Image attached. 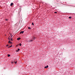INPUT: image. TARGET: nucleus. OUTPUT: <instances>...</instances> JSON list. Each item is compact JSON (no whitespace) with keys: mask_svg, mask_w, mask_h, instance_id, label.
Masks as SVG:
<instances>
[{"mask_svg":"<svg viewBox=\"0 0 75 75\" xmlns=\"http://www.w3.org/2000/svg\"><path fill=\"white\" fill-rule=\"evenodd\" d=\"M20 45V46H21V43H20V45Z\"/></svg>","mask_w":75,"mask_h":75,"instance_id":"obj_13","label":"nucleus"},{"mask_svg":"<svg viewBox=\"0 0 75 75\" xmlns=\"http://www.w3.org/2000/svg\"><path fill=\"white\" fill-rule=\"evenodd\" d=\"M14 63H15L16 64H17V62H14Z\"/></svg>","mask_w":75,"mask_h":75,"instance_id":"obj_6","label":"nucleus"},{"mask_svg":"<svg viewBox=\"0 0 75 75\" xmlns=\"http://www.w3.org/2000/svg\"><path fill=\"white\" fill-rule=\"evenodd\" d=\"M13 5V3H11V4H10V6H12V5Z\"/></svg>","mask_w":75,"mask_h":75,"instance_id":"obj_5","label":"nucleus"},{"mask_svg":"<svg viewBox=\"0 0 75 75\" xmlns=\"http://www.w3.org/2000/svg\"><path fill=\"white\" fill-rule=\"evenodd\" d=\"M8 40H10L11 41H13V38H10H10H8Z\"/></svg>","mask_w":75,"mask_h":75,"instance_id":"obj_1","label":"nucleus"},{"mask_svg":"<svg viewBox=\"0 0 75 75\" xmlns=\"http://www.w3.org/2000/svg\"><path fill=\"white\" fill-rule=\"evenodd\" d=\"M20 39H21V38H17V40H20Z\"/></svg>","mask_w":75,"mask_h":75,"instance_id":"obj_4","label":"nucleus"},{"mask_svg":"<svg viewBox=\"0 0 75 75\" xmlns=\"http://www.w3.org/2000/svg\"><path fill=\"white\" fill-rule=\"evenodd\" d=\"M54 13H57V12H54Z\"/></svg>","mask_w":75,"mask_h":75,"instance_id":"obj_16","label":"nucleus"},{"mask_svg":"<svg viewBox=\"0 0 75 75\" xmlns=\"http://www.w3.org/2000/svg\"><path fill=\"white\" fill-rule=\"evenodd\" d=\"M8 57H10V54H8Z\"/></svg>","mask_w":75,"mask_h":75,"instance_id":"obj_10","label":"nucleus"},{"mask_svg":"<svg viewBox=\"0 0 75 75\" xmlns=\"http://www.w3.org/2000/svg\"><path fill=\"white\" fill-rule=\"evenodd\" d=\"M21 33H21V32H20V34H21Z\"/></svg>","mask_w":75,"mask_h":75,"instance_id":"obj_20","label":"nucleus"},{"mask_svg":"<svg viewBox=\"0 0 75 75\" xmlns=\"http://www.w3.org/2000/svg\"><path fill=\"white\" fill-rule=\"evenodd\" d=\"M8 43L9 44H11L12 43V42H11L10 40H9L8 41Z\"/></svg>","mask_w":75,"mask_h":75,"instance_id":"obj_2","label":"nucleus"},{"mask_svg":"<svg viewBox=\"0 0 75 75\" xmlns=\"http://www.w3.org/2000/svg\"><path fill=\"white\" fill-rule=\"evenodd\" d=\"M13 37V36H12L11 37V38H12V37Z\"/></svg>","mask_w":75,"mask_h":75,"instance_id":"obj_23","label":"nucleus"},{"mask_svg":"<svg viewBox=\"0 0 75 75\" xmlns=\"http://www.w3.org/2000/svg\"><path fill=\"white\" fill-rule=\"evenodd\" d=\"M8 46V45H6V47H7Z\"/></svg>","mask_w":75,"mask_h":75,"instance_id":"obj_18","label":"nucleus"},{"mask_svg":"<svg viewBox=\"0 0 75 75\" xmlns=\"http://www.w3.org/2000/svg\"><path fill=\"white\" fill-rule=\"evenodd\" d=\"M32 25H34V23H32Z\"/></svg>","mask_w":75,"mask_h":75,"instance_id":"obj_11","label":"nucleus"},{"mask_svg":"<svg viewBox=\"0 0 75 75\" xmlns=\"http://www.w3.org/2000/svg\"><path fill=\"white\" fill-rule=\"evenodd\" d=\"M48 66H47L45 67V68H48Z\"/></svg>","mask_w":75,"mask_h":75,"instance_id":"obj_3","label":"nucleus"},{"mask_svg":"<svg viewBox=\"0 0 75 75\" xmlns=\"http://www.w3.org/2000/svg\"><path fill=\"white\" fill-rule=\"evenodd\" d=\"M5 20H6V21H7V20H7V19H6Z\"/></svg>","mask_w":75,"mask_h":75,"instance_id":"obj_19","label":"nucleus"},{"mask_svg":"<svg viewBox=\"0 0 75 75\" xmlns=\"http://www.w3.org/2000/svg\"><path fill=\"white\" fill-rule=\"evenodd\" d=\"M16 52H18V50H16Z\"/></svg>","mask_w":75,"mask_h":75,"instance_id":"obj_21","label":"nucleus"},{"mask_svg":"<svg viewBox=\"0 0 75 75\" xmlns=\"http://www.w3.org/2000/svg\"><path fill=\"white\" fill-rule=\"evenodd\" d=\"M21 33L22 34L24 33V31H21Z\"/></svg>","mask_w":75,"mask_h":75,"instance_id":"obj_7","label":"nucleus"},{"mask_svg":"<svg viewBox=\"0 0 75 75\" xmlns=\"http://www.w3.org/2000/svg\"><path fill=\"white\" fill-rule=\"evenodd\" d=\"M59 1V0H57V1Z\"/></svg>","mask_w":75,"mask_h":75,"instance_id":"obj_22","label":"nucleus"},{"mask_svg":"<svg viewBox=\"0 0 75 75\" xmlns=\"http://www.w3.org/2000/svg\"><path fill=\"white\" fill-rule=\"evenodd\" d=\"M28 29H29V30H31V28H30V27H28Z\"/></svg>","mask_w":75,"mask_h":75,"instance_id":"obj_8","label":"nucleus"},{"mask_svg":"<svg viewBox=\"0 0 75 75\" xmlns=\"http://www.w3.org/2000/svg\"><path fill=\"white\" fill-rule=\"evenodd\" d=\"M18 51H20V49H18Z\"/></svg>","mask_w":75,"mask_h":75,"instance_id":"obj_17","label":"nucleus"},{"mask_svg":"<svg viewBox=\"0 0 75 75\" xmlns=\"http://www.w3.org/2000/svg\"><path fill=\"white\" fill-rule=\"evenodd\" d=\"M12 47V45L11 46H10L9 47H8V48H10V47Z\"/></svg>","mask_w":75,"mask_h":75,"instance_id":"obj_14","label":"nucleus"},{"mask_svg":"<svg viewBox=\"0 0 75 75\" xmlns=\"http://www.w3.org/2000/svg\"><path fill=\"white\" fill-rule=\"evenodd\" d=\"M33 41V40H30L29 41V42H31L32 41Z\"/></svg>","mask_w":75,"mask_h":75,"instance_id":"obj_9","label":"nucleus"},{"mask_svg":"<svg viewBox=\"0 0 75 75\" xmlns=\"http://www.w3.org/2000/svg\"><path fill=\"white\" fill-rule=\"evenodd\" d=\"M14 62H11V64H14Z\"/></svg>","mask_w":75,"mask_h":75,"instance_id":"obj_15","label":"nucleus"},{"mask_svg":"<svg viewBox=\"0 0 75 75\" xmlns=\"http://www.w3.org/2000/svg\"><path fill=\"white\" fill-rule=\"evenodd\" d=\"M71 18H72V17H69V18L71 19Z\"/></svg>","mask_w":75,"mask_h":75,"instance_id":"obj_12","label":"nucleus"}]
</instances>
